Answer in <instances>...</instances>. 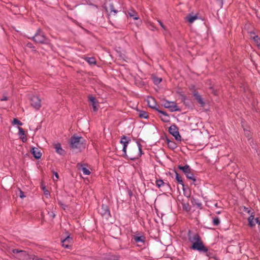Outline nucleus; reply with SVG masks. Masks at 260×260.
<instances>
[{"label": "nucleus", "instance_id": "obj_31", "mask_svg": "<svg viewBox=\"0 0 260 260\" xmlns=\"http://www.w3.org/2000/svg\"><path fill=\"white\" fill-rule=\"evenodd\" d=\"M152 79L154 83L156 85L159 84L162 80L161 78H158L155 76H152Z\"/></svg>", "mask_w": 260, "mask_h": 260}, {"label": "nucleus", "instance_id": "obj_49", "mask_svg": "<svg viewBox=\"0 0 260 260\" xmlns=\"http://www.w3.org/2000/svg\"><path fill=\"white\" fill-rule=\"evenodd\" d=\"M21 139H22V141H23V142H26V140H27L26 138V137H21Z\"/></svg>", "mask_w": 260, "mask_h": 260}, {"label": "nucleus", "instance_id": "obj_15", "mask_svg": "<svg viewBox=\"0 0 260 260\" xmlns=\"http://www.w3.org/2000/svg\"><path fill=\"white\" fill-rule=\"evenodd\" d=\"M88 97L89 102L91 103L93 110L94 112H96L98 110V108L97 107L98 102L96 100L95 98L92 95L90 94Z\"/></svg>", "mask_w": 260, "mask_h": 260}, {"label": "nucleus", "instance_id": "obj_9", "mask_svg": "<svg viewBox=\"0 0 260 260\" xmlns=\"http://www.w3.org/2000/svg\"><path fill=\"white\" fill-rule=\"evenodd\" d=\"M130 141L131 139L126 136L123 135L121 138L120 143L123 145L122 152L123 157L127 156L126 147Z\"/></svg>", "mask_w": 260, "mask_h": 260}, {"label": "nucleus", "instance_id": "obj_14", "mask_svg": "<svg viewBox=\"0 0 260 260\" xmlns=\"http://www.w3.org/2000/svg\"><path fill=\"white\" fill-rule=\"evenodd\" d=\"M193 95L194 97L195 100L199 104H200L201 106L204 107L205 105V102H204L201 95L199 94L198 92L196 90H194Z\"/></svg>", "mask_w": 260, "mask_h": 260}, {"label": "nucleus", "instance_id": "obj_23", "mask_svg": "<svg viewBox=\"0 0 260 260\" xmlns=\"http://www.w3.org/2000/svg\"><path fill=\"white\" fill-rule=\"evenodd\" d=\"M191 201L193 205L197 206L200 209L203 208L202 204L200 202L199 200L192 198Z\"/></svg>", "mask_w": 260, "mask_h": 260}, {"label": "nucleus", "instance_id": "obj_41", "mask_svg": "<svg viewBox=\"0 0 260 260\" xmlns=\"http://www.w3.org/2000/svg\"><path fill=\"white\" fill-rule=\"evenodd\" d=\"M243 211L247 212L248 214H251V210L249 208L243 207Z\"/></svg>", "mask_w": 260, "mask_h": 260}, {"label": "nucleus", "instance_id": "obj_6", "mask_svg": "<svg viewBox=\"0 0 260 260\" xmlns=\"http://www.w3.org/2000/svg\"><path fill=\"white\" fill-rule=\"evenodd\" d=\"M139 235L133 236L132 241L134 243L137 244L138 246L145 247L146 237L144 236H139Z\"/></svg>", "mask_w": 260, "mask_h": 260}, {"label": "nucleus", "instance_id": "obj_11", "mask_svg": "<svg viewBox=\"0 0 260 260\" xmlns=\"http://www.w3.org/2000/svg\"><path fill=\"white\" fill-rule=\"evenodd\" d=\"M31 105L36 109L39 110L41 107V99L36 95L32 96L30 99Z\"/></svg>", "mask_w": 260, "mask_h": 260}, {"label": "nucleus", "instance_id": "obj_1", "mask_svg": "<svg viewBox=\"0 0 260 260\" xmlns=\"http://www.w3.org/2000/svg\"><path fill=\"white\" fill-rule=\"evenodd\" d=\"M188 239L192 245L190 248L197 250L200 253L205 254L209 258L213 257L214 254L212 250H210L205 246L204 242L198 233H193L189 230L187 234Z\"/></svg>", "mask_w": 260, "mask_h": 260}, {"label": "nucleus", "instance_id": "obj_25", "mask_svg": "<svg viewBox=\"0 0 260 260\" xmlns=\"http://www.w3.org/2000/svg\"><path fill=\"white\" fill-rule=\"evenodd\" d=\"M198 17L197 15H192L190 14H189L186 17V20L190 23L193 22Z\"/></svg>", "mask_w": 260, "mask_h": 260}, {"label": "nucleus", "instance_id": "obj_43", "mask_svg": "<svg viewBox=\"0 0 260 260\" xmlns=\"http://www.w3.org/2000/svg\"><path fill=\"white\" fill-rule=\"evenodd\" d=\"M210 89L211 90L212 93L214 95H217V91L216 90L214 89L212 87H210Z\"/></svg>", "mask_w": 260, "mask_h": 260}, {"label": "nucleus", "instance_id": "obj_4", "mask_svg": "<svg viewBox=\"0 0 260 260\" xmlns=\"http://www.w3.org/2000/svg\"><path fill=\"white\" fill-rule=\"evenodd\" d=\"M138 146L139 152H138L137 148L135 147L134 150H130L128 152V155L127 154V156L124 157L125 158L129 159L132 160L138 159L143 154L142 150L141 148V145L140 143H137Z\"/></svg>", "mask_w": 260, "mask_h": 260}, {"label": "nucleus", "instance_id": "obj_24", "mask_svg": "<svg viewBox=\"0 0 260 260\" xmlns=\"http://www.w3.org/2000/svg\"><path fill=\"white\" fill-rule=\"evenodd\" d=\"M191 170H190L188 173H187L186 174H185L186 177L188 179H190V180H193V184L196 185L197 184L196 183V178L194 177V175L193 174V173L192 172H191Z\"/></svg>", "mask_w": 260, "mask_h": 260}, {"label": "nucleus", "instance_id": "obj_27", "mask_svg": "<svg viewBox=\"0 0 260 260\" xmlns=\"http://www.w3.org/2000/svg\"><path fill=\"white\" fill-rule=\"evenodd\" d=\"M175 172L176 174V180L178 183L180 184L183 186V187H184V184L183 180L182 179V178L179 175L178 173L176 171H175Z\"/></svg>", "mask_w": 260, "mask_h": 260}, {"label": "nucleus", "instance_id": "obj_2", "mask_svg": "<svg viewBox=\"0 0 260 260\" xmlns=\"http://www.w3.org/2000/svg\"><path fill=\"white\" fill-rule=\"evenodd\" d=\"M29 39H32L37 43L47 44L49 43V40L45 36L44 33L41 29L39 28L35 35Z\"/></svg>", "mask_w": 260, "mask_h": 260}, {"label": "nucleus", "instance_id": "obj_50", "mask_svg": "<svg viewBox=\"0 0 260 260\" xmlns=\"http://www.w3.org/2000/svg\"><path fill=\"white\" fill-rule=\"evenodd\" d=\"M217 2H219L220 4L222 5H223V0H216Z\"/></svg>", "mask_w": 260, "mask_h": 260}, {"label": "nucleus", "instance_id": "obj_45", "mask_svg": "<svg viewBox=\"0 0 260 260\" xmlns=\"http://www.w3.org/2000/svg\"><path fill=\"white\" fill-rule=\"evenodd\" d=\"M24 197H25V196L24 195V192L22 190H20V197L21 198H23Z\"/></svg>", "mask_w": 260, "mask_h": 260}, {"label": "nucleus", "instance_id": "obj_7", "mask_svg": "<svg viewBox=\"0 0 260 260\" xmlns=\"http://www.w3.org/2000/svg\"><path fill=\"white\" fill-rule=\"evenodd\" d=\"M178 130V127L175 124L171 125L169 128L170 134L174 136L177 141H181V137L179 134Z\"/></svg>", "mask_w": 260, "mask_h": 260}, {"label": "nucleus", "instance_id": "obj_29", "mask_svg": "<svg viewBox=\"0 0 260 260\" xmlns=\"http://www.w3.org/2000/svg\"><path fill=\"white\" fill-rule=\"evenodd\" d=\"M139 116L140 118H145V119L148 118L149 117L147 112H146V111H140L139 113Z\"/></svg>", "mask_w": 260, "mask_h": 260}, {"label": "nucleus", "instance_id": "obj_17", "mask_svg": "<svg viewBox=\"0 0 260 260\" xmlns=\"http://www.w3.org/2000/svg\"><path fill=\"white\" fill-rule=\"evenodd\" d=\"M161 114L160 116L161 120L164 122H169L170 120L169 115L164 111L159 110L157 111Z\"/></svg>", "mask_w": 260, "mask_h": 260}, {"label": "nucleus", "instance_id": "obj_5", "mask_svg": "<svg viewBox=\"0 0 260 260\" xmlns=\"http://www.w3.org/2000/svg\"><path fill=\"white\" fill-rule=\"evenodd\" d=\"M12 252L15 254V257L19 260L31 259L32 255H29L26 251L18 249H13Z\"/></svg>", "mask_w": 260, "mask_h": 260}, {"label": "nucleus", "instance_id": "obj_39", "mask_svg": "<svg viewBox=\"0 0 260 260\" xmlns=\"http://www.w3.org/2000/svg\"><path fill=\"white\" fill-rule=\"evenodd\" d=\"M42 188L44 191V193L45 194V195L48 196L50 194L49 191L46 188L45 186H42Z\"/></svg>", "mask_w": 260, "mask_h": 260}, {"label": "nucleus", "instance_id": "obj_48", "mask_svg": "<svg viewBox=\"0 0 260 260\" xmlns=\"http://www.w3.org/2000/svg\"><path fill=\"white\" fill-rule=\"evenodd\" d=\"M27 46L28 47H30V48L34 47L32 44L31 43H28L27 44Z\"/></svg>", "mask_w": 260, "mask_h": 260}, {"label": "nucleus", "instance_id": "obj_16", "mask_svg": "<svg viewBox=\"0 0 260 260\" xmlns=\"http://www.w3.org/2000/svg\"><path fill=\"white\" fill-rule=\"evenodd\" d=\"M147 103L148 106L153 109L156 110V111L158 110V109L156 107V103L154 99V98L152 97H149L147 99Z\"/></svg>", "mask_w": 260, "mask_h": 260}, {"label": "nucleus", "instance_id": "obj_38", "mask_svg": "<svg viewBox=\"0 0 260 260\" xmlns=\"http://www.w3.org/2000/svg\"><path fill=\"white\" fill-rule=\"evenodd\" d=\"M48 214L49 218H51V219H52V220L55 217V213L52 211L48 212Z\"/></svg>", "mask_w": 260, "mask_h": 260}, {"label": "nucleus", "instance_id": "obj_36", "mask_svg": "<svg viewBox=\"0 0 260 260\" xmlns=\"http://www.w3.org/2000/svg\"><path fill=\"white\" fill-rule=\"evenodd\" d=\"M12 123H13V124H17L19 125H22V123L20 120H19L18 119H17L16 118H14L13 119Z\"/></svg>", "mask_w": 260, "mask_h": 260}, {"label": "nucleus", "instance_id": "obj_53", "mask_svg": "<svg viewBox=\"0 0 260 260\" xmlns=\"http://www.w3.org/2000/svg\"><path fill=\"white\" fill-rule=\"evenodd\" d=\"M258 229L260 232V222H258Z\"/></svg>", "mask_w": 260, "mask_h": 260}, {"label": "nucleus", "instance_id": "obj_54", "mask_svg": "<svg viewBox=\"0 0 260 260\" xmlns=\"http://www.w3.org/2000/svg\"><path fill=\"white\" fill-rule=\"evenodd\" d=\"M129 194L130 196H131L132 194V191L129 192Z\"/></svg>", "mask_w": 260, "mask_h": 260}, {"label": "nucleus", "instance_id": "obj_21", "mask_svg": "<svg viewBox=\"0 0 260 260\" xmlns=\"http://www.w3.org/2000/svg\"><path fill=\"white\" fill-rule=\"evenodd\" d=\"M248 221L249 222V225L250 227H253L255 225V222L254 221V213L252 212L251 214L248 218Z\"/></svg>", "mask_w": 260, "mask_h": 260}, {"label": "nucleus", "instance_id": "obj_46", "mask_svg": "<svg viewBox=\"0 0 260 260\" xmlns=\"http://www.w3.org/2000/svg\"><path fill=\"white\" fill-rule=\"evenodd\" d=\"M8 97H7V96H4L3 97V98H2V99H1V100L2 101H7V100H8Z\"/></svg>", "mask_w": 260, "mask_h": 260}, {"label": "nucleus", "instance_id": "obj_35", "mask_svg": "<svg viewBox=\"0 0 260 260\" xmlns=\"http://www.w3.org/2000/svg\"><path fill=\"white\" fill-rule=\"evenodd\" d=\"M84 174L89 175L90 174V171L85 167H83L81 169Z\"/></svg>", "mask_w": 260, "mask_h": 260}, {"label": "nucleus", "instance_id": "obj_51", "mask_svg": "<svg viewBox=\"0 0 260 260\" xmlns=\"http://www.w3.org/2000/svg\"><path fill=\"white\" fill-rule=\"evenodd\" d=\"M216 213L217 214H220L221 213V211H218L216 212Z\"/></svg>", "mask_w": 260, "mask_h": 260}, {"label": "nucleus", "instance_id": "obj_10", "mask_svg": "<svg viewBox=\"0 0 260 260\" xmlns=\"http://www.w3.org/2000/svg\"><path fill=\"white\" fill-rule=\"evenodd\" d=\"M164 106L166 108L169 109L171 112L181 111L180 109L178 108L174 102L166 101V102L164 104Z\"/></svg>", "mask_w": 260, "mask_h": 260}, {"label": "nucleus", "instance_id": "obj_42", "mask_svg": "<svg viewBox=\"0 0 260 260\" xmlns=\"http://www.w3.org/2000/svg\"><path fill=\"white\" fill-rule=\"evenodd\" d=\"M180 97H181V101L183 102H185V101L186 100L187 98H186V96L185 95L183 94H180Z\"/></svg>", "mask_w": 260, "mask_h": 260}, {"label": "nucleus", "instance_id": "obj_8", "mask_svg": "<svg viewBox=\"0 0 260 260\" xmlns=\"http://www.w3.org/2000/svg\"><path fill=\"white\" fill-rule=\"evenodd\" d=\"M99 212L101 215L106 219L111 217L110 211L107 205L103 204Z\"/></svg>", "mask_w": 260, "mask_h": 260}, {"label": "nucleus", "instance_id": "obj_33", "mask_svg": "<svg viewBox=\"0 0 260 260\" xmlns=\"http://www.w3.org/2000/svg\"><path fill=\"white\" fill-rule=\"evenodd\" d=\"M213 223L215 226H218L220 224V220L217 217H215L213 219Z\"/></svg>", "mask_w": 260, "mask_h": 260}, {"label": "nucleus", "instance_id": "obj_18", "mask_svg": "<svg viewBox=\"0 0 260 260\" xmlns=\"http://www.w3.org/2000/svg\"><path fill=\"white\" fill-rule=\"evenodd\" d=\"M30 152L36 159H38L40 158L42 156V153L38 148L32 147Z\"/></svg>", "mask_w": 260, "mask_h": 260}, {"label": "nucleus", "instance_id": "obj_20", "mask_svg": "<svg viewBox=\"0 0 260 260\" xmlns=\"http://www.w3.org/2000/svg\"><path fill=\"white\" fill-rule=\"evenodd\" d=\"M127 14L130 17H132L134 20H138L139 19L137 12L133 9L128 11Z\"/></svg>", "mask_w": 260, "mask_h": 260}, {"label": "nucleus", "instance_id": "obj_34", "mask_svg": "<svg viewBox=\"0 0 260 260\" xmlns=\"http://www.w3.org/2000/svg\"><path fill=\"white\" fill-rule=\"evenodd\" d=\"M253 40L257 45H260V38L258 36H255L253 38Z\"/></svg>", "mask_w": 260, "mask_h": 260}, {"label": "nucleus", "instance_id": "obj_13", "mask_svg": "<svg viewBox=\"0 0 260 260\" xmlns=\"http://www.w3.org/2000/svg\"><path fill=\"white\" fill-rule=\"evenodd\" d=\"M62 246L66 248H69L71 247V244L73 242V238L68 236L64 239H61Z\"/></svg>", "mask_w": 260, "mask_h": 260}, {"label": "nucleus", "instance_id": "obj_22", "mask_svg": "<svg viewBox=\"0 0 260 260\" xmlns=\"http://www.w3.org/2000/svg\"><path fill=\"white\" fill-rule=\"evenodd\" d=\"M178 169L181 170L185 174H186L190 170H191L189 165H186L184 166H178Z\"/></svg>", "mask_w": 260, "mask_h": 260}, {"label": "nucleus", "instance_id": "obj_44", "mask_svg": "<svg viewBox=\"0 0 260 260\" xmlns=\"http://www.w3.org/2000/svg\"><path fill=\"white\" fill-rule=\"evenodd\" d=\"M158 22L159 23V24H160V25L161 26V27L166 30V26L164 25L163 23L160 21V20H158Z\"/></svg>", "mask_w": 260, "mask_h": 260}, {"label": "nucleus", "instance_id": "obj_19", "mask_svg": "<svg viewBox=\"0 0 260 260\" xmlns=\"http://www.w3.org/2000/svg\"><path fill=\"white\" fill-rule=\"evenodd\" d=\"M54 148L56 149V151L57 153L61 155H64L66 152L64 150L61 148V145L60 143H57L54 145Z\"/></svg>", "mask_w": 260, "mask_h": 260}, {"label": "nucleus", "instance_id": "obj_47", "mask_svg": "<svg viewBox=\"0 0 260 260\" xmlns=\"http://www.w3.org/2000/svg\"><path fill=\"white\" fill-rule=\"evenodd\" d=\"M255 222L258 224V222H260V219L259 218H256L255 219Z\"/></svg>", "mask_w": 260, "mask_h": 260}, {"label": "nucleus", "instance_id": "obj_32", "mask_svg": "<svg viewBox=\"0 0 260 260\" xmlns=\"http://www.w3.org/2000/svg\"><path fill=\"white\" fill-rule=\"evenodd\" d=\"M86 60L90 64H95L96 63L95 59L94 57H87Z\"/></svg>", "mask_w": 260, "mask_h": 260}, {"label": "nucleus", "instance_id": "obj_37", "mask_svg": "<svg viewBox=\"0 0 260 260\" xmlns=\"http://www.w3.org/2000/svg\"><path fill=\"white\" fill-rule=\"evenodd\" d=\"M18 130H19V135L21 136L25 135V132L24 129L21 127H18Z\"/></svg>", "mask_w": 260, "mask_h": 260}, {"label": "nucleus", "instance_id": "obj_26", "mask_svg": "<svg viewBox=\"0 0 260 260\" xmlns=\"http://www.w3.org/2000/svg\"><path fill=\"white\" fill-rule=\"evenodd\" d=\"M168 147L171 149H174L177 147V144L174 141L167 138Z\"/></svg>", "mask_w": 260, "mask_h": 260}, {"label": "nucleus", "instance_id": "obj_40", "mask_svg": "<svg viewBox=\"0 0 260 260\" xmlns=\"http://www.w3.org/2000/svg\"><path fill=\"white\" fill-rule=\"evenodd\" d=\"M51 172L52 174L55 176L56 177V181L57 180V179L59 178V175L57 172H55L53 169H51Z\"/></svg>", "mask_w": 260, "mask_h": 260}, {"label": "nucleus", "instance_id": "obj_3", "mask_svg": "<svg viewBox=\"0 0 260 260\" xmlns=\"http://www.w3.org/2000/svg\"><path fill=\"white\" fill-rule=\"evenodd\" d=\"M83 140H84L83 137L73 135L70 138V147L73 149L80 150L81 147H83Z\"/></svg>", "mask_w": 260, "mask_h": 260}, {"label": "nucleus", "instance_id": "obj_28", "mask_svg": "<svg viewBox=\"0 0 260 260\" xmlns=\"http://www.w3.org/2000/svg\"><path fill=\"white\" fill-rule=\"evenodd\" d=\"M182 208L183 210L186 212H189L191 210V207L188 203H182Z\"/></svg>", "mask_w": 260, "mask_h": 260}, {"label": "nucleus", "instance_id": "obj_30", "mask_svg": "<svg viewBox=\"0 0 260 260\" xmlns=\"http://www.w3.org/2000/svg\"><path fill=\"white\" fill-rule=\"evenodd\" d=\"M155 183L156 185L159 188H160L162 186H164L166 184L162 179L156 180Z\"/></svg>", "mask_w": 260, "mask_h": 260}, {"label": "nucleus", "instance_id": "obj_12", "mask_svg": "<svg viewBox=\"0 0 260 260\" xmlns=\"http://www.w3.org/2000/svg\"><path fill=\"white\" fill-rule=\"evenodd\" d=\"M106 11L108 13L109 15H115L118 13V10H116L113 4H110L108 5L105 4L104 6Z\"/></svg>", "mask_w": 260, "mask_h": 260}, {"label": "nucleus", "instance_id": "obj_52", "mask_svg": "<svg viewBox=\"0 0 260 260\" xmlns=\"http://www.w3.org/2000/svg\"><path fill=\"white\" fill-rule=\"evenodd\" d=\"M215 207L218 208V203H216V204H215Z\"/></svg>", "mask_w": 260, "mask_h": 260}]
</instances>
